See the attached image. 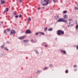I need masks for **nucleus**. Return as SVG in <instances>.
Returning <instances> with one entry per match:
<instances>
[{
    "mask_svg": "<svg viewBox=\"0 0 78 78\" xmlns=\"http://www.w3.org/2000/svg\"><path fill=\"white\" fill-rule=\"evenodd\" d=\"M41 9V8H38V10H39V9Z\"/></svg>",
    "mask_w": 78,
    "mask_h": 78,
    "instance_id": "35",
    "label": "nucleus"
},
{
    "mask_svg": "<svg viewBox=\"0 0 78 78\" xmlns=\"http://www.w3.org/2000/svg\"><path fill=\"white\" fill-rule=\"evenodd\" d=\"M52 66H53V65H50L49 66L50 67H52Z\"/></svg>",
    "mask_w": 78,
    "mask_h": 78,
    "instance_id": "33",
    "label": "nucleus"
},
{
    "mask_svg": "<svg viewBox=\"0 0 78 78\" xmlns=\"http://www.w3.org/2000/svg\"><path fill=\"white\" fill-rule=\"evenodd\" d=\"M5 50H8V48H5Z\"/></svg>",
    "mask_w": 78,
    "mask_h": 78,
    "instance_id": "24",
    "label": "nucleus"
},
{
    "mask_svg": "<svg viewBox=\"0 0 78 78\" xmlns=\"http://www.w3.org/2000/svg\"><path fill=\"white\" fill-rule=\"evenodd\" d=\"M68 72H69V71H68V70H66L65 71V73H68Z\"/></svg>",
    "mask_w": 78,
    "mask_h": 78,
    "instance_id": "16",
    "label": "nucleus"
},
{
    "mask_svg": "<svg viewBox=\"0 0 78 78\" xmlns=\"http://www.w3.org/2000/svg\"><path fill=\"white\" fill-rule=\"evenodd\" d=\"M69 25H73V24H71V22H69Z\"/></svg>",
    "mask_w": 78,
    "mask_h": 78,
    "instance_id": "31",
    "label": "nucleus"
},
{
    "mask_svg": "<svg viewBox=\"0 0 78 78\" xmlns=\"http://www.w3.org/2000/svg\"><path fill=\"white\" fill-rule=\"evenodd\" d=\"M19 2H22V0H19Z\"/></svg>",
    "mask_w": 78,
    "mask_h": 78,
    "instance_id": "30",
    "label": "nucleus"
},
{
    "mask_svg": "<svg viewBox=\"0 0 78 78\" xmlns=\"http://www.w3.org/2000/svg\"><path fill=\"white\" fill-rule=\"evenodd\" d=\"M16 33V32L15 31V30H12L11 32V34H15Z\"/></svg>",
    "mask_w": 78,
    "mask_h": 78,
    "instance_id": "5",
    "label": "nucleus"
},
{
    "mask_svg": "<svg viewBox=\"0 0 78 78\" xmlns=\"http://www.w3.org/2000/svg\"><path fill=\"white\" fill-rule=\"evenodd\" d=\"M76 66H77L75 65H74V67L75 68V67H76Z\"/></svg>",
    "mask_w": 78,
    "mask_h": 78,
    "instance_id": "29",
    "label": "nucleus"
},
{
    "mask_svg": "<svg viewBox=\"0 0 78 78\" xmlns=\"http://www.w3.org/2000/svg\"><path fill=\"white\" fill-rule=\"evenodd\" d=\"M48 30L49 31H52L53 30V28H50Z\"/></svg>",
    "mask_w": 78,
    "mask_h": 78,
    "instance_id": "11",
    "label": "nucleus"
},
{
    "mask_svg": "<svg viewBox=\"0 0 78 78\" xmlns=\"http://www.w3.org/2000/svg\"><path fill=\"white\" fill-rule=\"evenodd\" d=\"M47 68L45 67L44 68V70H47Z\"/></svg>",
    "mask_w": 78,
    "mask_h": 78,
    "instance_id": "19",
    "label": "nucleus"
},
{
    "mask_svg": "<svg viewBox=\"0 0 78 78\" xmlns=\"http://www.w3.org/2000/svg\"><path fill=\"white\" fill-rule=\"evenodd\" d=\"M1 24H2L1 22L0 21V25H1Z\"/></svg>",
    "mask_w": 78,
    "mask_h": 78,
    "instance_id": "39",
    "label": "nucleus"
},
{
    "mask_svg": "<svg viewBox=\"0 0 78 78\" xmlns=\"http://www.w3.org/2000/svg\"><path fill=\"white\" fill-rule=\"evenodd\" d=\"M76 48L78 50V46H76Z\"/></svg>",
    "mask_w": 78,
    "mask_h": 78,
    "instance_id": "36",
    "label": "nucleus"
},
{
    "mask_svg": "<svg viewBox=\"0 0 78 78\" xmlns=\"http://www.w3.org/2000/svg\"><path fill=\"white\" fill-rule=\"evenodd\" d=\"M22 15H20L19 16V17H22Z\"/></svg>",
    "mask_w": 78,
    "mask_h": 78,
    "instance_id": "32",
    "label": "nucleus"
},
{
    "mask_svg": "<svg viewBox=\"0 0 78 78\" xmlns=\"http://www.w3.org/2000/svg\"><path fill=\"white\" fill-rule=\"evenodd\" d=\"M1 47L2 48H4V46L2 45Z\"/></svg>",
    "mask_w": 78,
    "mask_h": 78,
    "instance_id": "27",
    "label": "nucleus"
},
{
    "mask_svg": "<svg viewBox=\"0 0 78 78\" xmlns=\"http://www.w3.org/2000/svg\"><path fill=\"white\" fill-rule=\"evenodd\" d=\"M31 20V18L30 17H29V19H28V22H29V21H30Z\"/></svg>",
    "mask_w": 78,
    "mask_h": 78,
    "instance_id": "15",
    "label": "nucleus"
},
{
    "mask_svg": "<svg viewBox=\"0 0 78 78\" xmlns=\"http://www.w3.org/2000/svg\"><path fill=\"white\" fill-rule=\"evenodd\" d=\"M8 31H10V29H8Z\"/></svg>",
    "mask_w": 78,
    "mask_h": 78,
    "instance_id": "37",
    "label": "nucleus"
},
{
    "mask_svg": "<svg viewBox=\"0 0 78 78\" xmlns=\"http://www.w3.org/2000/svg\"><path fill=\"white\" fill-rule=\"evenodd\" d=\"M70 20H72L71 19L69 20V21H70Z\"/></svg>",
    "mask_w": 78,
    "mask_h": 78,
    "instance_id": "38",
    "label": "nucleus"
},
{
    "mask_svg": "<svg viewBox=\"0 0 78 78\" xmlns=\"http://www.w3.org/2000/svg\"><path fill=\"white\" fill-rule=\"evenodd\" d=\"M31 41L32 43H34V41H33V39L31 40Z\"/></svg>",
    "mask_w": 78,
    "mask_h": 78,
    "instance_id": "13",
    "label": "nucleus"
},
{
    "mask_svg": "<svg viewBox=\"0 0 78 78\" xmlns=\"http://www.w3.org/2000/svg\"><path fill=\"white\" fill-rule=\"evenodd\" d=\"M61 52L63 53L64 54H66V51L64 50H61Z\"/></svg>",
    "mask_w": 78,
    "mask_h": 78,
    "instance_id": "7",
    "label": "nucleus"
},
{
    "mask_svg": "<svg viewBox=\"0 0 78 78\" xmlns=\"http://www.w3.org/2000/svg\"><path fill=\"white\" fill-rule=\"evenodd\" d=\"M58 22H63L65 23H67V20L63 18H60L58 20Z\"/></svg>",
    "mask_w": 78,
    "mask_h": 78,
    "instance_id": "2",
    "label": "nucleus"
},
{
    "mask_svg": "<svg viewBox=\"0 0 78 78\" xmlns=\"http://www.w3.org/2000/svg\"><path fill=\"white\" fill-rule=\"evenodd\" d=\"M43 1L41 2L42 5L43 6H46L48 4L49 2V0H43Z\"/></svg>",
    "mask_w": 78,
    "mask_h": 78,
    "instance_id": "1",
    "label": "nucleus"
},
{
    "mask_svg": "<svg viewBox=\"0 0 78 78\" xmlns=\"http://www.w3.org/2000/svg\"><path fill=\"white\" fill-rule=\"evenodd\" d=\"M28 41V40H24V42H27Z\"/></svg>",
    "mask_w": 78,
    "mask_h": 78,
    "instance_id": "28",
    "label": "nucleus"
},
{
    "mask_svg": "<svg viewBox=\"0 0 78 78\" xmlns=\"http://www.w3.org/2000/svg\"><path fill=\"white\" fill-rule=\"evenodd\" d=\"M39 32L37 33H36V35H37H37H38V34H39Z\"/></svg>",
    "mask_w": 78,
    "mask_h": 78,
    "instance_id": "23",
    "label": "nucleus"
},
{
    "mask_svg": "<svg viewBox=\"0 0 78 78\" xmlns=\"http://www.w3.org/2000/svg\"><path fill=\"white\" fill-rule=\"evenodd\" d=\"M6 30H4V33H6Z\"/></svg>",
    "mask_w": 78,
    "mask_h": 78,
    "instance_id": "26",
    "label": "nucleus"
},
{
    "mask_svg": "<svg viewBox=\"0 0 78 78\" xmlns=\"http://www.w3.org/2000/svg\"><path fill=\"white\" fill-rule=\"evenodd\" d=\"M55 19H58V16H55Z\"/></svg>",
    "mask_w": 78,
    "mask_h": 78,
    "instance_id": "17",
    "label": "nucleus"
},
{
    "mask_svg": "<svg viewBox=\"0 0 78 78\" xmlns=\"http://www.w3.org/2000/svg\"><path fill=\"white\" fill-rule=\"evenodd\" d=\"M53 1L54 3H55V2H56V0H53Z\"/></svg>",
    "mask_w": 78,
    "mask_h": 78,
    "instance_id": "25",
    "label": "nucleus"
},
{
    "mask_svg": "<svg viewBox=\"0 0 78 78\" xmlns=\"http://www.w3.org/2000/svg\"><path fill=\"white\" fill-rule=\"evenodd\" d=\"M75 9L76 10H78V8L76 7H75Z\"/></svg>",
    "mask_w": 78,
    "mask_h": 78,
    "instance_id": "14",
    "label": "nucleus"
},
{
    "mask_svg": "<svg viewBox=\"0 0 78 78\" xmlns=\"http://www.w3.org/2000/svg\"><path fill=\"white\" fill-rule=\"evenodd\" d=\"M1 3L2 4H5V1L3 0H1Z\"/></svg>",
    "mask_w": 78,
    "mask_h": 78,
    "instance_id": "9",
    "label": "nucleus"
},
{
    "mask_svg": "<svg viewBox=\"0 0 78 78\" xmlns=\"http://www.w3.org/2000/svg\"><path fill=\"white\" fill-rule=\"evenodd\" d=\"M48 47V46H47V45H45V47Z\"/></svg>",
    "mask_w": 78,
    "mask_h": 78,
    "instance_id": "34",
    "label": "nucleus"
},
{
    "mask_svg": "<svg viewBox=\"0 0 78 78\" xmlns=\"http://www.w3.org/2000/svg\"><path fill=\"white\" fill-rule=\"evenodd\" d=\"M15 17L16 18H18V15L16 16H15Z\"/></svg>",
    "mask_w": 78,
    "mask_h": 78,
    "instance_id": "22",
    "label": "nucleus"
},
{
    "mask_svg": "<svg viewBox=\"0 0 78 78\" xmlns=\"http://www.w3.org/2000/svg\"><path fill=\"white\" fill-rule=\"evenodd\" d=\"M26 33H27V34H29V33H31V32L30 30H27Z\"/></svg>",
    "mask_w": 78,
    "mask_h": 78,
    "instance_id": "6",
    "label": "nucleus"
},
{
    "mask_svg": "<svg viewBox=\"0 0 78 78\" xmlns=\"http://www.w3.org/2000/svg\"><path fill=\"white\" fill-rule=\"evenodd\" d=\"M43 9H45V8L44 7H43Z\"/></svg>",
    "mask_w": 78,
    "mask_h": 78,
    "instance_id": "40",
    "label": "nucleus"
},
{
    "mask_svg": "<svg viewBox=\"0 0 78 78\" xmlns=\"http://www.w3.org/2000/svg\"><path fill=\"white\" fill-rule=\"evenodd\" d=\"M67 12L66 11H64L63 12V13H66Z\"/></svg>",
    "mask_w": 78,
    "mask_h": 78,
    "instance_id": "21",
    "label": "nucleus"
},
{
    "mask_svg": "<svg viewBox=\"0 0 78 78\" xmlns=\"http://www.w3.org/2000/svg\"><path fill=\"white\" fill-rule=\"evenodd\" d=\"M26 37V36H23L21 37H19V39H20V40H22L23 39H24Z\"/></svg>",
    "mask_w": 78,
    "mask_h": 78,
    "instance_id": "4",
    "label": "nucleus"
},
{
    "mask_svg": "<svg viewBox=\"0 0 78 78\" xmlns=\"http://www.w3.org/2000/svg\"><path fill=\"white\" fill-rule=\"evenodd\" d=\"M47 30V27H46L44 29L45 31H46Z\"/></svg>",
    "mask_w": 78,
    "mask_h": 78,
    "instance_id": "18",
    "label": "nucleus"
},
{
    "mask_svg": "<svg viewBox=\"0 0 78 78\" xmlns=\"http://www.w3.org/2000/svg\"><path fill=\"white\" fill-rule=\"evenodd\" d=\"M7 44H8V42H7Z\"/></svg>",
    "mask_w": 78,
    "mask_h": 78,
    "instance_id": "41",
    "label": "nucleus"
},
{
    "mask_svg": "<svg viewBox=\"0 0 78 78\" xmlns=\"http://www.w3.org/2000/svg\"><path fill=\"white\" fill-rule=\"evenodd\" d=\"M64 18L65 19H67V18L68 19V16L67 15H65L64 16Z\"/></svg>",
    "mask_w": 78,
    "mask_h": 78,
    "instance_id": "8",
    "label": "nucleus"
},
{
    "mask_svg": "<svg viewBox=\"0 0 78 78\" xmlns=\"http://www.w3.org/2000/svg\"><path fill=\"white\" fill-rule=\"evenodd\" d=\"M2 23H3V22H2Z\"/></svg>",
    "mask_w": 78,
    "mask_h": 78,
    "instance_id": "42",
    "label": "nucleus"
},
{
    "mask_svg": "<svg viewBox=\"0 0 78 78\" xmlns=\"http://www.w3.org/2000/svg\"><path fill=\"white\" fill-rule=\"evenodd\" d=\"M76 29H78V25H77L76 26Z\"/></svg>",
    "mask_w": 78,
    "mask_h": 78,
    "instance_id": "20",
    "label": "nucleus"
},
{
    "mask_svg": "<svg viewBox=\"0 0 78 78\" xmlns=\"http://www.w3.org/2000/svg\"><path fill=\"white\" fill-rule=\"evenodd\" d=\"M8 8H6L4 11V12H8Z\"/></svg>",
    "mask_w": 78,
    "mask_h": 78,
    "instance_id": "10",
    "label": "nucleus"
},
{
    "mask_svg": "<svg viewBox=\"0 0 78 78\" xmlns=\"http://www.w3.org/2000/svg\"><path fill=\"white\" fill-rule=\"evenodd\" d=\"M64 34V31L61 30H59L57 31V34L58 36H60L61 34Z\"/></svg>",
    "mask_w": 78,
    "mask_h": 78,
    "instance_id": "3",
    "label": "nucleus"
},
{
    "mask_svg": "<svg viewBox=\"0 0 78 78\" xmlns=\"http://www.w3.org/2000/svg\"><path fill=\"white\" fill-rule=\"evenodd\" d=\"M39 33H41V34H43V35H45V34L44 33L40 32Z\"/></svg>",
    "mask_w": 78,
    "mask_h": 78,
    "instance_id": "12",
    "label": "nucleus"
}]
</instances>
